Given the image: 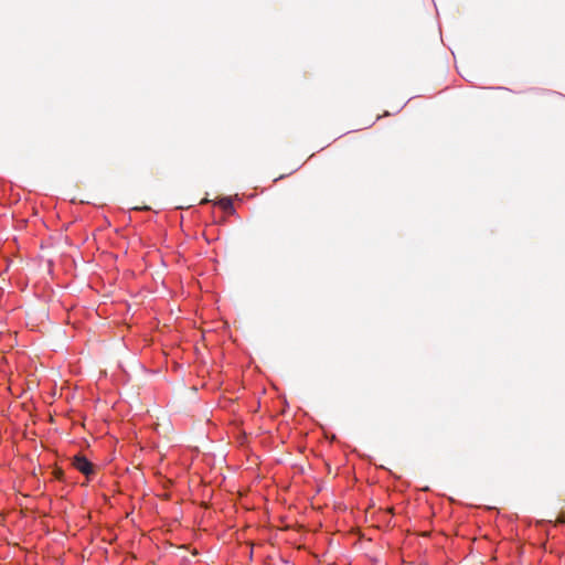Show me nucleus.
<instances>
[{"instance_id":"f03ea898","label":"nucleus","mask_w":565,"mask_h":565,"mask_svg":"<svg viewBox=\"0 0 565 565\" xmlns=\"http://www.w3.org/2000/svg\"><path fill=\"white\" fill-rule=\"evenodd\" d=\"M220 205H221V206H222V209H223V210H225V211H228V210H232V209H233V203H232L231 199H227V198L222 199V200L220 201Z\"/></svg>"},{"instance_id":"f257e3e1","label":"nucleus","mask_w":565,"mask_h":565,"mask_svg":"<svg viewBox=\"0 0 565 565\" xmlns=\"http://www.w3.org/2000/svg\"><path fill=\"white\" fill-rule=\"evenodd\" d=\"M72 465L76 470H78L86 477H89V476L94 475V472H95L94 465L90 461H88V459L86 457H84L82 455L74 456L72 459Z\"/></svg>"}]
</instances>
